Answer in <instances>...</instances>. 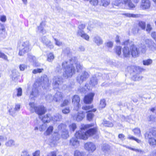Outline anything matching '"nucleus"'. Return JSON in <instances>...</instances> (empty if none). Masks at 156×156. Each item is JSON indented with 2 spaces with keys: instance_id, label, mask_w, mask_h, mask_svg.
I'll return each mask as SVG.
<instances>
[{
  "instance_id": "nucleus-32",
  "label": "nucleus",
  "mask_w": 156,
  "mask_h": 156,
  "mask_svg": "<svg viewBox=\"0 0 156 156\" xmlns=\"http://www.w3.org/2000/svg\"><path fill=\"white\" fill-rule=\"evenodd\" d=\"M97 84V79L95 76H93L90 79V84L92 86H95Z\"/></svg>"
},
{
  "instance_id": "nucleus-35",
  "label": "nucleus",
  "mask_w": 156,
  "mask_h": 156,
  "mask_svg": "<svg viewBox=\"0 0 156 156\" xmlns=\"http://www.w3.org/2000/svg\"><path fill=\"white\" fill-rule=\"evenodd\" d=\"M45 25V22H43L41 23V27H40V30L43 34H45L46 33V30L44 29V26Z\"/></svg>"
},
{
  "instance_id": "nucleus-41",
  "label": "nucleus",
  "mask_w": 156,
  "mask_h": 156,
  "mask_svg": "<svg viewBox=\"0 0 156 156\" xmlns=\"http://www.w3.org/2000/svg\"><path fill=\"white\" fill-rule=\"evenodd\" d=\"M60 137V134L58 133H55L53 135V140H58Z\"/></svg>"
},
{
  "instance_id": "nucleus-47",
  "label": "nucleus",
  "mask_w": 156,
  "mask_h": 156,
  "mask_svg": "<svg viewBox=\"0 0 156 156\" xmlns=\"http://www.w3.org/2000/svg\"><path fill=\"white\" fill-rule=\"evenodd\" d=\"M138 26L143 30H144L146 27L145 23L143 21H140L138 23Z\"/></svg>"
},
{
  "instance_id": "nucleus-30",
  "label": "nucleus",
  "mask_w": 156,
  "mask_h": 156,
  "mask_svg": "<svg viewBox=\"0 0 156 156\" xmlns=\"http://www.w3.org/2000/svg\"><path fill=\"white\" fill-rule=\"evenodd\" d=\"M62 116L59 114H57L51 118V119L54 121H60L62 120Z\"/></svg>"
},
{
  "instance_id": "nucleus-40",
  "label": "nucleus",
  "mask_w": 156,
  "mask_h": 156,
  "mask_svg": "<svg viewBox=\"0 0 156 156\" xmlns=\"http://www.w3.org/2000/svg\"><path fill=\"white\" fill-rule=\"evenodd\" d=\"M103 124L106 126L112 127L113 126V124L112 123L107 121H104Z\"/></svg>"
},
{
  "instance_id": "nucleus-50",
  "label": "nucleus",
  "mask_w": 156,
  "mask_h": 156,
  "mask_svg": "<svg viewBox=\"0 0 156 156\" xmlns=\"http://www.w3.org/2000/svg\"><path fill=\"white\" fill-rule=\"evenodd\" d=\"M106 105L105 101V99H102L101 101L99 107L101 108H104Z\"/></svg>"
},
{
  "instance_id": "nucleus-49",
  "label": "nucleus",
  "mask_w": 156,
  "mask_h": 156,
  "mask_svg": "<svg viewBox=\"0 0 156 156\" xmlns=\"http://www.w3.org/2000/svg\"><path fill=\"white\" fill-rule=\"evenodd\" d=\"M89 3L92 5L96 6L97 5L98 3V0H90Z\"/></svg>"
},
{
  "instance_id": "nucleus-2",
  "label": "nucleus",
  "mask_w": 156,
  "mask_h": 156,
  "mask_svg": "<svg viewBox=\"0 0 156 156\" xmlns=\"http://www.w3.org/2000/svg\"><path fill=\"white\" fill-rule=\"evenodd\" d=\"M97 131V129L95 128L90 129L85 132L79 131L76 133V136L82 139L86 140L89 136L96 134Z\"/></svg>"
},
{
  "instance_id": "nucleus-46",
  "label": "nucleus",
  "mask_w": 156,
  "mask_h": 156,
  "mask_svg": "<svg viewBox=\"0 0 156 156\" xmlns=\"http://www.w3.org/2000/svg\"><path fill=\"white\" fill-rule=\"evenodd\" d=\"M92 126V125H91L87 124V125H84L83 124L81 125V129L80 131H82L83 132H84L83 130L85 129L89 128L90 127Z\"/></svg>"
},
{
  "instance_id": "nucleus-31",
  "label": "nucleus",
  "mask_w": 156,
  "mask_h": 156,
  "mask_svg": "<svg viewBox=\"0 0 156 156\" xmlns=\"http://www.w3.org/2000/svg\"><path fill=\"white\" fill-rule=\"evenodd\" d=\"M62 136L63 139H66L69 136V133L68 130L66 129H64L62 130Z\"/></svg>"
},
{
  "instance_id": "nucleus-13",
  "label": "nucleus",
  "mask_w": 156,
  "mask_h": 156,
  "mask_svg": "<svg viewBox=\"0 0 156 156\" xmlns=\"http://www.w3.org/2000/svg\"><path fill=\"white\" fill-rule=\"evenodd\" d=\"M131 55L133 57H136L140 53V51L138 48L134 44H132L130 47Z\"/></svg>"
},
{
  "instance_id": "nucleus-19",
  "label": "nucleus",
  "mask_w": 156,
  "mask_h": 156,
  "mask_svg": "<svg viewBox=\"0 0 156 156\" xmlns=\"http://www.w3.org/2000/svg\"><path fill=\"white\" fill-rule=\"evenodd\" d=\"M146 43L148 44V47L152 51L155 49L156 44L151 40L147 39L145 41Z\"/></svg>"
},
{
  "instance_id": "nucleus-62",
  "label": "nucleus",
  "mask_w": 156,
  "mask_h": 156,
  "mask_svg": "<svg viewBox=\"0 0 156 156\" xmlns=\"http://www.w3.org/2000/svg\"><path fill=\"white\" fill-rule=\"evenodd\" d=\"M106 46L108 48H112L113 46V42L109 41L106 43Z\"/></svg>"
},
{
  "instance_id": "nucleus-48",
  "label": "nucleus",
  "mask_w": 156,
  "mask_h": 156,
  "mask_svg": "<svg viewBox=\"0 0 156 156\" xmlns=\"http://www.w3.org/2000/svg\"><path fill=\"white\" fill-rule=\"evenodd\" d=\"M148 142L152 146L156 145V140L154 138L148 140Z\"/></svg>"
},
{
  "instance_id": "nucleus-37",
  "label": "nucleus",
  "mask_w": 156,
  "mask_h": 156,
  "mask_svg": "<svg viewBox=\"0 0 156 156\" xmlns=\"http://www.w3.org/2000/svg\"><path fill=\"white\" fill-rule=\"evenodd\" d=\"M84 153L78 150H76L74 152V156H84Z\"/></svg>"
},
{
  "instance_id": "nucleus-3",
  "label": "nucleus",
  "mask_w": 156,
  "mask_h": 156,
  "mask_svg": "<svg viewBox=\"0 0 156 156\" xmlns=\"http://www.w3.org/2000/svg\"><path fill=\"white\" fill-rule=\"evenodd\" d=\"M30 44L29 41L27 40L23 39L20 43L18 47L19 50V55L20 56L23 55L30 50Z\"/></svg>"
},
{
  "instance_id": "nucleus-52",
  "label": "nucleus",
  "mask_w": 156,
  "mask_h": 156,
  "mask_svg": "<svg viewBox=\"0 0 156 156\" xmlns=\"http://www.w3.org/2000/svg\"><path fill=\"white\" fill-rule=\"evenodd\" d=\"M46 99L49 102H51L53 100V97L51 94H49L47 95Z\"/></svg>"
},
{
  "instance_id": "nucleus-15",
  "label": "nucleus",
  "mask_w": 156,
  "mask_h": 156,
  "mask_svg": "<svg viewBox=\"0 0 156 156\" xmlns=\"http://www.w3.org/2000/svg\"><path fill=\"white\" fill-rule=\"evenodd\" d=\"M29 105L30 107V110L32 112H35L37 114L39 115V108L37 106L36 104L34 102H30Z\"/></svg>"
},
{
  "instance_id": "nucleus-18",
  "label": "nucleus",
  "mask_w": 156,
  "mask_h": 156,
  "mask_svg": "<svg viewBox=\"0 0 156 156\" xmlns=\"http://www.w3.org/2000/svg\"><path fill=\"white\" fill-rule=\"evenodd\" d=\"M62 94L60 92H57L53 97V100L57 102H59L62 99Z\"/></svg>"
},
{
  "instance_id": "nucleus-24",
  "label": "nucleus",
  "mask_w": 156,
  "mask_h": 156,
  "mask_svg": "<svg viewBox=\"0 0 156 156\" xmlns=\"http://www.w3.org/2000/svg\"><path fill=\"white\" fill-rule=\"evenodd\" d=\"M51 115L50 114H47L44 115L41 119V120L44 123L49 122L51 119Z\"/></svg>"
},
{
  "instance_id": "nucleus-16",
  "label": "nucleus",
  "mask_w": 156,
  "mask_h": 156,
  "mask_svg": "<svg viewBox=\"0 0 156 156\" xmlns=\"http://www.w3.org/2000/svg\"><path fill=\"white\" fill-rule=\"evenodd\" d=\"M94 94L90 93L85 96L84 98V101L86 104H90L93 101Z\"/></svg>"
},
{
  "instance_id": "nucleus-33",
  "label": "nucleus",
  "mask_w": 156,
  "mask_h": 156,
  "mask_svg": "<svg viewBox=\"0 0 156 156\" xmlns=\"http://www.w3.org/2000/svg\"><path fill=\"white\" fill-rule=\"evenodd\" d=\"M63 53L65 55H66L69 56L72 55V51L69 48H66L63 49Z\"/></svg>"
},
{
  "instance_id": "nucleus-44",
  "label": "nucleus",
  "mask_w": 156,
  "mask_h": 156,
  "mask_svg": "<svg viewBox=\"0 0 156 156\" xmlns=\"http://www.w3.org/2000/svg\"><path fill=\"white\" fill-rule=\"evenodd\" d=\"M76 126L75 123H72L69 126V128L70 131H74L76 128Z\"/></svg>"
},
{
  "instance_id": "nucleus-1",
  "label": "nucleus",
  "mask_w": 156,
  "mask_h": 156,
  "mask_svg": "<svg viewBox=\"0 0 156 156\" xmlns=\"http://www.w3.org/2000/svg\"><path fill=\"white\" fill-rule=\"evenodd\" d=\"M75 66L78 70L81 69L82 66L80 63L77 62L75 57L72 58L69 61H65L62 63V66L64 71L63 75L64 77L67 78L72 77L75 73Z\"/></svg>"
},
{
  "instance_id": "nucleus-26",
  "label": "nucleus",
  "mask_w": 156,
  "mask_h": 156,
  "mask_svg": "<svg viewBox=\"0 0 156 156\" xmlns=\"http://www.w3.org/2000/svg\"><path fill=\"white\" fill-rule=\"evenodd\" d=\"M101 148L102 151L104 153H106L109 152L110 149V147L108 144H104L102 145Z\"/></svg>"
},
{
  "instance_id": "nucleus-64",
  "label": "nucleus",
  "mask_w": 156,
  "mask_h": 156,
  "mask_svg": "<svg viewBox=\"0 0 156 156\" xmlns=\"http://www.w3.org/2000/svg\"><path fill=\"white\" fill-rule=\"evenodd\" d=\"M19 68L21 71H23L25 68H27V66L24 64L20 65V66Z\"/></svg>"
},
{
  "instance_id": "nucleus-42",
  "label": "nucleus",
  "mask_w": 156,
  "mask_h": 156,
  "mask_svg": "<svg viewBox=\"0 0 156 156\" xmlns=\"http://www.w3.org/2000/svg\"><path fill=\"white\" fill-rule=\"evenodd\" d=\"M46 112V109L43 106H40V115L44 114Z\"/></svg>"
},
{
  "instance_id": "nucleus-58",
  "label": "nucleus",
  "mask_w": 156,
  "mask_h": 156,
  "mask_svg": "<svg viewBox=\"0 0 156 156\" xmlns=\"http://www.w3.org/2000/svg\"><path fill=\"white\" fill-rule=\"evenodd\" d=\"M21 156H30V155L28 151L24 150L21 152Z\"/></svg>"
},
{
  "instance_id": "nucleus-14",
  "label": "nucleus",
  "mask_w": 156,
  "mask_h": 156,
  "mask_svg": "<svg viewBox=\"0 0 156 156\" xmlns=\"http://www.w3.org/2000/svg\"><path fill=\"white\" fill-rule=\"evenodd\" d=\"M150 6L151 3L149 0H142L140 7L142 9H148L150 8Z\"/></svg>"
},
{
  "instance_id": "nucleus-11",
  "label": "nucleus",
  "mask_w": 156,
  "mask_h": 156,
  "mask_svg": "<svg viewBox=\"0 0 156 156\" xmlns=\"http://www.w3.org/2000/svg\"><path fill=\"white\" fill-rule=\"evenodd\" d=\"M80 101V98L77 95H75L73 97L72 102L73 104L74 109L76 111H78L80 107L79 103Z\"/></svg>"
},
{
  "instance_id": "nucleus-6",
  "label": "nucleus",
  "mask_w": 156,
  "mask_h": 156,
  "mask_svg": "<svg viewBox=\"0 0 156 156\" xmlns=\"http://www.w3.org/2000/svg\"><path fill=\"white\" fill-rule=\"evenodd\" d=\"M78 138L82 139L79 137L76 136L75 134V136L70 139L69 141V145L74 148H78L80 145V141L78 140Z\"/></svg>"
},
{
  "instance_id": "nucleus-25",
  "label": "nucleus",
  "mask_w": 156,
  "mask_h": 156,
  "mask_svg": "<svg viewBox=\"0 0 156 156\" xmlns=\"http://www.w3.org/2000/svg\"><path fill=\"white\" fill-rule=\"evenodd\" d=\"M96 111V109L94 108L88 112L87 115V119L89 121L91 120L94 116V114L92 113V112H95Z\"/></svg>"
},
{
  "instance_id": "nucleus-4",
  "label": "nucleus",
  "mask_w": 156,
  "mask_h": 156,
  "mask_svg": "<svg viewBox=\"0 0 156 156\" xmlns=\"http://www.w3.org/2000/svg\"><path fill=\"white\" fill-rule=\"evenodd\" d=\"M112 3L116 6H119L122 3L129 9H132L136 7L130 0H113Z\"/></svg>"
},
{
  "instance_id": "nucleus-10",
  "label": "nucleus",
  "mask_w": 156,
  "mask_h": 156,
  "mask_svg": "<svg viewBox=\"0 0 156 156\" xmlns=\"http://www.w3.org/2000/svg\"><path fill=\"white\" fill-rule=\"evenodd\" d=\"M39 87V81L37 80L36 81L33 85L32 92L30 96L31 98H32V96L36 97L38 95Z\"/></svg>"
},
{
  "instance_id": "nucleus-38",
  "label": "nucleus",
  "mask_w": 156,
  "mask_h": 156,
  "mask_svg": "<svg viewBox=\"0 0 156 156\" xmlns=\"http://www.w3.org/2000/svg\"><path fill=\"white\" fill-rule=\"evenodd\" d=\"M133 131L134 132L135 135L140 136L141 135V131L140 129L136 128L133 129Z\"/></svg>"
},
{
  "instance_id": "nucleus-8",
  "label": "nucleus",
  "mask_w": 156,
  "mask_h": 156,
  "mask_svg": "<svg viewBox=\"0 0 156 156\" xmlns=\"http://www.w3.org/2000/svg\"><path fill=\"white\" fill-rule=\"evenodd\" d=\"M89 76V74L86 71L82 72L79 75L76 77L77 81L80 83H82Z\"/></svg>"
},
{
  "instance_id": "nucleus-57",
  "label": "nucleus",
  "mask_w": 156,
  "mask_h": 156,
  "mask_svg": "<svg viewBox=\"0 0 156 156\" xmlns=\"http://www.w3.org/2000/svg\"><path fill=\"white\" fill-rule=\"evenodd\" d=\"M66 127V125L65 124H61L58 126V130H62H62L64 129H65Z\"/></svg>"
},
{
  "instance_id": "nucleus-36",
  "label": "nucleus",
  "mask_w": 156,
  "mask_h": 156,
  "mask_svg": "<svg viewBox=\"0 0 156 156\" xmlns=\"http://www.w3.org/2000/svg\"><path fill=\"white\" fill-rule=\"evenodd\" d=\"M115 53L118 55L120 56L121 54V47L120 46H116L115 49Z\"/></svg>"
},
{
  "instance_id": "nucleus-51",
  "label": "nucleus",
  "mask_w": 156,
  "mask_h": 156,
  "mask_svg": "<svg viewBox=\"0 0 156 156\" xmlns=\"http://www.w3.org/2000/svg\"><path fill=\"white\" fill-rule=\"evenodd\" d=\"M142 78V76L139 75V74H137L134 76L133 77V79L135 81H138L141 80Z\"/></svg>"
},
{
  "instance_id": "nucleus-43",
  "label": "nucleus",
  "mask_w": 156,
  "mask_h": 156,
  "mask_svg": "<svg viewBox=\"0 0 156 156\" xmlns=\"http://www.w3.org/2000/svg\"><path fill=\"white\" fill-rule=\"evenodd\" d=\"M143 62L144 65L148 66L152 64V61L151 59H148L144 60Z\"/></svg>"
},
{
  "instance_id": "nucleus-56",
  "label": "nucleus",
  "mask_w": 156,
  "mask_h": 156,
  "mask_svg": "<svg viewBox=\"0 0 156 156\" xmlns=\"http://www.w3.org/2000/svg\"><path fill=\"white\" fill-rule=\"evenodd\" d=\"M123 146L124 147H126V148H128V149H129L131 150H132L133 151H135L136 152H140V153L142 152V150L140 149H136V148H132V147H126L124 145Z\"/></svg>"
},
{
  "instance_id": "nucleus-7",
  "label": "nucleus",
  "mask_w": 156,
  "mask_h": 156,
  "mask_svg": "<svg viewBox=\"0 0 156 156\" xmlns=\"http://www.w3.org/2000/svg\"><path fill=\"white\" fill-rule=\"evenodd\" d=\"M40 84L42 85V87L44 88L48 87L50 84L48 78L45 75H44L41 76L40 80Z\"/></svg>"
},
{
  "instance_id": "nucleus-63",
  "label": "nucleus",
  "mask_w": 156,
  "mask_h": 156,
  "mask_svg": "<svg viewBox=\"0 0 156 156\" xmlns=\"http://www.w3.org/2000/svg\"><path fill=\"white\" fill-rule=\"evenodd\" d=\"M69 103V101L68 100H65L63 101L62 104L61 105V106L63 107L66 106Z\"/></svg>"
},
{
  "instance_id": "nucleus-23",
  "label": "nucleus",
  "mask_w": 156,
  "mask_h": 156,
  "mask_svg": "<svg viewBox=\"0 0 156 156\" xmlns=\"http://www.w3.org/2000/svg\"><path fill=\"white\" fill-rule=\"evenodd\" d=\"M93 41L98 45H99L102 44L103 43L102 39L98 36L94 37Z\"/></svg>"
},
{
  "instance_id": "nucleus-61",
  "label": "nucleus",
  "mask_w": 156,
  "mask_h": 156,
  "mask_svg": "<svg viewBox=\"0 0 156 156\" xmlns=\"http://www.w3.org/2000/svg\"><path fill=\"white\" fill-rule=\"evenodd\" d=\"M123 44L125 45L126 46L130 47L131 46V44H131L130 43H129V40H127L123 42Z\"/></svg>"
},
{
  "instance_id": "nucleus-29",
  "label": "nucleus",
  "mask_w": 156,
  "mask_h": 156,
  "mask_svg": "<svg viewBox=\"0 0 156 156\" xmlns=\"http://www.w3.org/2000/svg\"><path fill=\"white\" fill-rule=\"evenodd\" d=\"M145 138L147 140H149L153 138V133L151 132L148 131L144 135Z\"/></svg>"
},
{
  "instance_id": "nucleus-34",
  "label": "nucleus",
  "mask_w": 156,
  "mask_h": 156,
  "mask_svg": "<svg viewBox=\"0 0 156 156\" xmlns=\"http://www.w3.org/2000/svg\"><path fill=\"white\" fill-rule=\"evenodd\" d=\"M16 112L14 108L13 107H10L9 108V114L12 116H14L15 115Z\"/></svg>"
},
{
  "instance_id": "nucleus-20",
  "label": "nucleus",
  "mask_w": 156,
  "mask_h": 156,
  "mask_svg": "<svg viewBox=\"0 0 156 156\" xmlns=\"http://www.w3.org/2000/svg\"><path fill=\"white\" fill-rule=\"evenodd\" d=\"M123 55L126 57H129L131 55L130 47H124L122 49Z\"/></svg>"
},
{
  "instance_id": "nucleus-12",
  "label": "nucleus",
  "mask_w": 156,
  "mask_h": 156,
  "mask_svg": "<svg viewBox=\"0 0 156 156\" xmlns=\"http://www.w3.org/2000/svg\"><path fill=\"white\" fill-rule=\"evenodd\" d=\"M84 147L86 150L92 152L96 149V146L94 144L91 142H88L84 145Z\"/></svg>"
},
{
  "instance_id": "nucleus-55",
  "label": "nucleus",
  "mask_w": 156,
  "mask_h": 156,
  "mask_svg": "<svg viewBox=\"0 0 156 156\" xmlns=\"http://www.w3.org/2000/svg\"><path fill=\"white\" fill-rule=\"evenodd\" d=\"M7 137L3 136L0 135V146L2 145V143L6 140H7Z\"/></svg>"
},
{
  "instance_id": "nucleus-5",
  "label": "nucleus",
  "mask_w": 156,
  "mask_h": 156,
  "mask_svg": "<svg viewBox=\"0 0 156 156\" xmlns=\"http://www.w3.org/2000/svg\"><path fill=\"white\" fill-rule=\"evenodd\" d=\"M85 25L84 24H81L78 26L79 30L77 32L78 36H80L87 40H88L89 38V36L85 34L83 30H82L85 28Z\"/></svg>"
},
{
  "instance_id": "nucleus-39",
  "label": "nucleus",
  "mask_w": 156,
  "mask_h": 156,
  "mask_svg": "<svg viewBox=\"0 0 156 156\" xmlns=\"http://www.w3.org/2000/svg\"><path fill=\"white\" fill-rule=\"evenodd\" d=\"M54 58V56L53 53H49L48 55L47 60L49 62H52Z\"/></svg>"
},
{
  "instance_id": "nucleus-9",
  "label": "nucleus",
  "mask_w": 156,
  "mask_h": 156,
  "mask_svg": "<svg viewBox=\"0 0 156 156\" xmlns=\"http://www.w3.org/2000/svg\"><path fill=\"white\" fill-rule=\"evenodd\" d=\"M62 83V78L60 76H55L54 78L53 86L54 88H59Z\"/></svg>"
},
{
  "instance_id": "nucleus-27",
  "label": "nucleus",
  "mask_w": 156,
  "mask_h": 156,
  "mask_svg": "<svg viewBox=\"0 0 156 156\" xmlns=\"http://www.w3.org/2000/svg\"><path fill=\"white\" fill-rule=\"evenodd\" d=\"M15 142L14 140L12 139H10L9 140L5 143V145L7 147H12L15 146Z\"/></svg>"
},
{
  "instance_id": "nucleus-45",
  "label": "nucleus",
  "mask_w": 156,
  "mask_h": 156,
  "mask_svg": "<svg viewBox=\"0 0 156 156\" xmlns=\"http://www.w3.org/2000/svg\"><path fill=\"white\" fill-rule=\"evenodd\" d=\"M127 138L129 140H135V141H136L138 143H140L141 142V141L140 140L138 139L137 138H136L134 136H131L130 135H128Z\"/></svg>"
},
{
  "instance_id": "nucleus-53",
  "label": "nucleus",
  "mask_w": 156,
  "mask_h": 156,
  "mask_svg": "<svg viewBox=\"0 0 156 156\" xmlns=\"http://www.w3.org/2000/svg\"><path fill=\"white\" fill-rule=\"evenodd\" d=\"M53 129V127L52 126H50L48 128L46 131V134L49 135L52 133Z\"/></svg>"
},
{
  "instance_id": "nucleus-28",
  "label": "nucleus",
  "mask_w": 156,
  "mask_h": 156,
  "mask_svg": "<svg viewBox=\"0 0 156 156\" xmlns=\"http://www.w3.org/2000/svg\"><path fill=\"white\" fill-rule=\"evenodd\" d=\"M110 0H100V5L101 6L106 7L110 4Z\"/></svg>"
},
{
  "instance_id": "nucleus-59",
  "label": "nucleus",
  "mask_w": 156,
  "mask_h": 156,
  "mask_svg": "<svg viewBox=\"0 0 156 156\" xmlns=\"http://www.w3.org/2000/svg\"><path fill=\"white\" fill-rule=\"evenodd\" d=\"M17 96L18 97L21 96L22 95V89L21 88H19L17 89Z\"/></svg>"
},
{
  "instance_id": "nucleus-17",
  "label": "nucleus",
  "mask_w": 156,
  "mask_h": 156,
  "mask_svg": "<svg viewBox=\"0 0 156 156\" xmlns=\"http://www.w3.org/2000/svg\"><path fill=\"white\" fill-rule=\"evenodd\" d=\"M85 115L83 114V112H78L76 114L73 115L74 119L76 120L78 122L81 121L84 118Z\"/></svg>"
},
{
  "instance_id": "nucleus-22",
  "label": "nucleus",
  "mask_w": 156,
  "mask_h": 156,
  "mask_svg": "<svg viewBox=\"0 0 156 156\" xmlns=\"http://www.w3.org/2000/svg\"><path fill=\"white\" fill-rule=\"evenodd\" d=\"M42 40L44 43L47 46L49 47L50 48H53V46L51 41L48 40L45 37H43Z\"/></svg>"
},
{
  "instance_id": "nucleus-60",
  "label": "nucleus",
  "mask_w": 156,
  "mask_h": 156,
  "mask_svg": "<svg viewBox=\"0 0 156 156\" xmlns=\"http://www.w3.org/2000/svg\"><path fill=\"white\" fill-rule=\"evenodd\" d=\"M70 110L69 108H66L62 110V112L64 114H67L69 113Z\"/></svg>"
},
{
  "instance_id": "nucleus-54",
  "label": "nucleus",
  "mask_w": 156,
  "mask_h": 156,
  "mask_svg": "<svg viewBox=\"0 0 156 156\" xmlns=\"http://www.w3.org/2000/svg\"><path fill=\"white\" fill-rule=\"evenodd\" d=\"M93 108V106H88L86 105L85 106H83L82 107V109H84L85 110H89V111H90L91 110V109H92Z\"/></svg>"
},
{
  "instance_id": "nucleus-21",
  "label": "nucleus",
  "mask_w": 156,
  "mask_h": 156,
  "mask_svg": "<svg viewBox=\"0 0 156 156\" xmlns=\"http://www.w3.org/2000/svg\"><path fill=\"white\" fill-rule=\"evenodd\" d=\"M121 14L123 16H125L126 17H132L134 18H136L139 17L140 16V15L138 14H134L133 13H122Z\"/></svg>"
}]
</instances>
